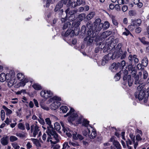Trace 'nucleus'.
Wrapping results in <instances>:
<instances>
[{
	"label": "nucleus",
	"mask_w": 149,
	"mask_h": 149,
	"mask_svg": "<svg viewBox=\"0 0 149 149\" xmlns=\"http://www.w3.org/2000/svg\"><path fill=\"white\" fill-rule=\"evenodd\" d=\"M67 116H68V121L70 123L75 121L77 124H79L83 120V125L87 127V130L88 129V127L91 126L89 125V121L86 119H83L81 116H79L76 112L71 107L69 112L64 116V117Z\"/></svg>",
	"instance_id": "1"
},
{
	"label": "nucleus",
	"mask_w": 149,
	"mask_h": 149,
	"mask_svg": "<svg viewBox=\"0 0 149 149\" xmlns=\"http://www.w3.org/2000/svg\"><path fill=\"white\" fill-rule=\"evenodd\" d=\"M46 124L49 125L50 128L48 129L47 133L49 136L47 139L48 142H50L51 143L55 144L59 141L57 134L53 129V126L51 125V121L49 118H47L45 119Z\"/></svg>",
	"instance_id": "2"
},
{
	"label": "nucleus",
	"mask_w": 149,
	"mask_h": 149,
	"mask_svg": "<svg viewBox=\"0 0 149 149\" xmlns=\"http://www.w3.org/2000/svg\"><path fill=\"white\" fill-rule=\"evenodd\" d=\"M126 69L127 70H123L121 72H123V79L124 81L123 83L125 85L127 83L129 86H131L133 82V80L131 78L130 75H128V71L132 74V75L134 76L136 74V71L132 65H129Z\"/></svg>",
	"instance_id": "3"
},
{
	"label": "nucleus",
	"mask_w": 149,
	"mask_h": 149,
	"mask_svg": "<svg viewBox=\"0 0 149 149\" xmlns=\"http://www.w3.org/2000/svg\"><path fill=\"white\" fill-rule=\"evenodd\" d=\"M60 123L63 127V130L68 137H71L72 134L73 139L74 140L79 139L81 140L83 139L84 138L80 134L77 135L76 132L70 131L69 128L67 127L63 122H61Z\"/></svg>",
	"instance_id": "4"
},
{
	"label": "nucleus",
	"mask_w": 149,
	"mask_h": 149,
	"mask_svg": "<svg viewBox=\"0 0 149 149\" xmlns=\"http://www.w3.org/2000/svg\"><path fill=\"white\" fill-rule=\"evenodd\" d=\"M61 101V97L57 96H55L49 99L47 101V104H49L50 103L52 102L50 105V108L52 110H55L61 105V103L59 102Z\"/></svg>",
	"instance_id": "5"
},
{
	"label": "nucleus",
	"mask_w": 149,
	"mask_h": 149,
	"mask_svg": "<svg viewBox=\"0 0 149 149\" xmlns=\"http://www.w3.org/2000/svg\"><path fill=\"white\" fill-rule=\"evenodd\" d=\"M140 89H141L140 86H138L137 91L135 93V96L136 98L138 99L140 101L143 99L144 102L146 103L148 100V97L147 96L144 97L145 93L143 90H139Z\"/></svg>",
	"instance_id": "6"
},
{
	"label": "nucleus",
	"mask_w": 149,
	"mask_h": 149,
	"mask_svg": "<svg viewBox=\"0 0 149 149\" xmlns=\"http://www.w3.org/2000/svg\"><path fill=\"white\" fill-rule=\"evenodd\" d=\"M17 79L20 81L16 85V88H19L20 86H24L26 83L29 81V80L27 78L25 77L24 74L22 73H18L17 75Z\"/></svg>",
	"instance_id": "7"
},
{
	"label": "nucleus",
	"mask_w": 149,
	"mask_h": 149,
	"mask_svg": "<svg viewBox=\"0 0 149 149\" xmlns=\"http://www.w3.org/2000/svg\"><path fill=\"white\" fill-rule=\"evenodd\" d=\"M83 134L85 136L88 134L89 138L91 139L94 138L97 135L95 129L91 126H89V127H88L87 130L83 131Z\"/></svg>",
	"instance_id": "8"
},
{
	"label": "nucleus",
	"mask_w": 149,
	"mask_h": 149,
	"mask_svg": "<svg viewBox=\"0 0 149 149\" xmlns=\"http://www.w3.org/2000/svg\"><path fill=\"white\" fill-rule=\"evenodd\" d=\"M6 79L8 82V86L9 87H11L16 82V80L14 74H10L9 73L6 74Z\"/></svg>",
	"instance_id": "9"
},
{
	"label": "nucleus",
	"mask_w": 149,
	"mask_h": 149,
	"mask_svg": "<svg viewBox=\"0 0 149 149\" xmlns=\"http://www.w3.org/2000/svg\"><path fill=\"white\" fill-rule=\"evenodd\" d=\"M40 96L45 98H48L52 97L53 94L52 92L49 90H44L42 91L40 93Z\"/></svg>",
	"instance_id": "10"
},
{
	"label": "nucleus",
	"mask_w": 149,
	"mask_h": 149,
	"mask_svg": "<svg viewBox=\"0 0 149 149\" xmlns=\"http://www.w3.org/2000/svg\"><path fill=\"white\" fill-rule=\"evenodd\" d=\"M82 2V0H69L68 5L70 7L74 8L80 5Z\"/></svg>",
	"instance_id": "11"
},
{
	"label": "nucleus",
	"mask_w": 149,
	"mask_h": 149,
	"mask_svg": "<svg viewBox=\"0 0 149 149\" xmlns=\"http://www.w3.org/2000/svg\"><path fill=\"white\" fill-rule=\"evenodd\" d=\"M87 34L88 35L86 38L85 39V40L86 39V40H88L90 43L92 42L93 40V38L96 35V34L91 29H89L87 32Z\"/></svg>",
	"instance_id": "12"
},
{
	"label": "nucleus",
	"mask_w": 149,
	"mask_h": 149,
	"mask_svg": "<svg viewBox=\"0 0 149 149\" xmlns=\"http://www.w3.org/2000/svg\"><path fill=\"white\" fill-rule=\"evenodd\" d=\"M107 42H108V45L109 49H110L109 46L112 47H114L115 45L118 42V40L117 39H114L113 37L111 36L109 38Z\"/></svg>",
	"instance_id": "13"
},
{
	"label": "nucleus",
	"mask_w": 149,
	"mask_h": 149,
	"mask_svg": "<svg viewBox=\"0 0 149 149\" xmlns=\"http://www.w3.org/2000/svg\"><path fill=\"white\" fill-rule=\"evenodd\" d=\"M119 63H113L109 67V69L112 72H116L118 69Z\"/></svg>",
	"instance_id": "14"
},
{
	"label": "nucleus",
	"mask_w": 149,
	"mask_h": 149,
	"mask_svg": "<svg viewBox=\"0 0 149 149\" xmlns=\"http://www.w3.org/2000/svg\"><path fill=\"white\" fill-rule=\"evenodd\" d=\"M1 144L3 146L7 145L8 143V137L6 135H5L0 140Z\"/></svg>",
	"instance_id": "15"
},
{
	"label": "nucleus",
	"mask_w": 149,
	"mask_h": 149,
	"mask_svg": "<svg viewBox=\"0 0 149 149\" xmlns=\"http://www.w3.org/2000/svg\"><path fill=\"white\" fill-rule=\"evenodd\" d=\"M111 32L110 31H107L103 32L100 36V38L101 39H104L111 34Z\"/></svg>",
	"instance_id": "16"
},
{
	"label": "nucleus",
	"mask_w": 149,
	"mask_h": 149,
	"mask_svg": "<svg viewBox=\"0 0 149 149\" xmlns=\"http://www.w3.org/2000/svg\"><path fill=\"white\" fill-rule=\"evenodd\" d=\"M131 22L132 23V24L135 26H139L141 23V20L140 19H131Z\"/></svg>",
	"instance_id": "17"
},
{
	"label": "nucleus",
	"mask_w": 149,
	"mask_h": 149,
	"mask_svg": "<svg viewBox=\"0 0 149 149\" xmlns=\"http://www.w3.org/2000/svg\"><path fill=\"white\" fill-rule=\"evenodd\" d=\"M129 60L131 61H132L134 60L135 63H137L139 61V59L137 58L136 56L135 55H130L128 57Z\"/></svg>",
	"instance_id": "18"
},
{
	"label": "nucleus",
	"mask_w": 149,
	"mask_h": 149,
	"mask_svg": "<svg viewBox=\"0 0 149 149\" xmlns=\"http://www.w3.org/2000/svg\"><path fill=\"white\" fill-rule=\"evenodd\" d=\"M74 31L73 30L69 29L67 30L65 32V36H70V37H72L74 35Z\"/></svg>",
	"instance_id": "19"
},
{
	"label": "nucleus",
	"mask_w": 149,
	"mask_h": 149,
	"mask_svg": "<svg viewBox=\"0 0 149 149\" xmlns=\"http://www.w3.org/2000/svg\"><path fill=\"white\" fill-rule=\"evenodd\" d=\"M110 17L112 20L113 24L117 27H118V23L116 19V17L113 15H111Z\"/></svg>",
	"instance_id": "20"
},
{
	"label": "nucleus",
	"mask_w": 149,
	"mask_h": 149,
	"mask_svg": "<svg viewBox=\"0 0 149 149\" xmlns=\"http://www.w3.org/2000/svg\"><path fill=\"white\" fill-rule=\"evenodd\" d=\"M33 143L37 146L38 147H41V144L40 143L38 140L36 139L31 138V139Z\"/></svg>",
	"instance_id": "21"
},
{
	"label": "nucleus",
	"mask_w": 149,
	"mask_h": 149,
	"mask_svg": "<svg viewBox=\"0 0 149 149\" xmlns=\"http://www.w3.org/2000/svg\"><path fill=\"white\" fill-rule=\"evenodd\" d=\"M142 64L144 67H146L148 64V59L147 57H144L142 60Z\"/></svg>",
	"instance_id": "22"
},
{
	"label": "nucleus",
	"mask_w": 149,
	"mask_h": 149,
	"mask_svg": "<svg viewBox=\"0 0 149 149\" xmlns=\"http://www.w3.org/2000/svg\"><path fill=\"white\" fill-rule=\"evenodd\" d=\"M63 6V4L62 2H59L56 6L54 9L55 12L57 11L61 8Z\"/></svg>",
	"instance_id": "23"
},
{
	"label": "nucleus",
	"mask_w": 149,
	"mask_h": 149,
	"mask_svg": "<svg viewBox=\"0 0 149 149\" xmlns=\"http://www.w3.org/2000/svg\"><path fill=\"white\" fill-rule=\"evenodd\" d=\"M32 86L34 89L36 90H39L42 89L41 86L38 83H34Z\"/></svg>",
	"instance_id": "24"
},
{
	"label": "nucleus",
	"mask_w": 149,
	"mask_h": 149,
	"mask_svg": "<svg viewBox=\"0 0 149 149\" xmlns=\"http://www.w3.org/2000/svg\"><path fill=\"white\" fill-rule=\"evenodd\" d=\"M3 108L5 110L6 116H8L12 113V111L5 106H3Z\"/></svg>",
	"instance_id": "25"
},
{
	"label": "nucleus",
	"mask_w": 149,
	"mask_h": 149,
	"mask_svg": "<svg viewBox=\"0 0 149 149\" xmlns=\"http://www.w3.org/2000/svg\"><path fill=\"white\" fill-rule=\"evenodd\" d=\"M39 131V129L37 125H36L34 127V129L33 132V136L35 137Z\"/></svg>",
	"instance_id": "26"
},
{
	"label": "nucleus",
	"mask_w": 149,
	"mask_h": 149,
	"mask_svg": "<svg viewBox=\"0 0 149 149\" xmlns=\"http://www.w3.org/2000/svg\"><path fill=\"white\" fill-rule=\"evenodd\" d=\"M16 135L18 137L22 138H24L26 137L27 134L24 132H23L22 133H17Z\"/></svg>",
	"instance_id": "27"
},
{
	"label": "nucleus",
	"mask_w": 149,
	"mask_h": 149,
	"mask_svg": "<svg viewBox=\"0 0 149 149\" xmlns=\"http://www.w3.org/2000/svg\"><path fill=\"white\" fill-rule=\"evenodd\" d=\"M95 13L94 12H92L88 14L86 16V18L88 20L91 19L95 15Z\"/></svg>",
	"instance_id": "28"
},
{
	"label": "nucleus",
	"mask_w": 149,
	"mask_h": 149,
	"mask_svg": "<svg viewBox=\"0 0 149 149\" xmlns=\"http://www.w3.org/2000/svg\"><path fill=\"white\" fill-rule=\"evenodd\" d=\"M60 111L63 113H66L68 109L67 107L65 106H62L60 108Z\"/></svg>",
	"instance_id": "29"
},
{
	"label": "nucleus",
	"mask_w": 149,
	"mask_h": 149,
	"mask_svg": "<svg viewBox=\"0 0 149 149\" xmlns=\"http://www.w3.org/2000/svg\"><path fill=\"white\" fill-rule=\"evenodd\" d=\"M80 24V22L78 21L77 23H75V22H73L72 25V27H74L75 26V27H76V28L78 29L77 32L79 31V28L78 26Z\"/></svg>",
	"instance_id": "30"
},
{
	"label": "nucleus",
	"mask_w": 149,
	"mask_h": 149,
	"mask_svg": "<svg viewBox=\"0 0 149 149\" xmlns=\"http://www.w3.org/2000/svg\"><path fill=\"white\" fill-rule=\"evenodd\" d=\"M6 80V74L3 73H1L0 75V81L3 82Z\"/></svg>",
	"instance_id": "31"
},
{
	"label": "nucleus",
	"mask_w": 149,
	"mask_h": 149,
	"mask_svg": "<svg viewBox=\"0 0 149 149\" xmlns=\"http://www.w3.org/2000/svg\"><path fill=\"white\" fill-rule=\"evenodd\" d=\"M69 11L70 9L69 8H68L66 10L65 12L67 14L68 13H69L71 15H72L75 13L77 12V11L75 10H73L70 11Z\"/></svg>",
	"instance_id": "32"
},
{
	"label": "nucleus",
	"mask_w": 149,
	"mask_h": 149,
	"mask_svg": "<svg viewBox=\"0 0 149 149\" xmlns=\"http://www.w3.org/2000/svg\"><path fill=\"white\" fill-rule=\"evenodd\" d=\"M113 144L117 149H120L121 146L119 142L118 141L115 140L113 142Z\"/></svg>",
	"instance_id": "33"
},
{
	"label": "nucleus",
	"mask_w": 149,
	"mask_h": 149,
	"mask_svg": "<svg viewBox=\"0 0 149 149\" xmlns=\"http://www.w3.org/2000/svg\"><path fill=\"white\" fill-rule=\"evenodd\" d=\"M139 39L143 44L146 45H149V42L145 41L146 38L145 37H142L141 38H139Z\"/></svg>",
	"instance_id": "34"
},
{
	"label": "nucleus",
	"mask_w": 149,
	"mask_h": 149,
	"mask_svg": "<svg viewBox=\"0 0 149 149\" xmlns=\"http://www.w3.org/2000/svg\"><path fill=\"white\" fill-rule=\"evenodd\" d=\"M103 27V24L102 23L99 24H97V26H95L96 29H96V31H100L101 30Z\"/></svg>",
	"instance_id": "35"
},
{
	"label": "nucleus",
	"mask_w": 149,
	"mask_h": 149,
	"mask_svg": "<svg viewBox=\"0 0 149 149\" xmlns=\"http://www.w3.org/2000/svg\"><path fill=\"white\" fill-rule=\"evenodd\" d=\"M54 127L57 131H59L61 129V126L58 123H55L54 124Z\"/></svg>",
	"instance_id": "36"
},
{
	"label": "nucleus",
	"mask_w": 149,
	"mask_h": 149,
	"mask_svg": "<svg viewBox=\"0 0 149 149\" xmlns=\"http://www.w3.org/2000/svg\"><path fill=\"white\" fill-rule=\"evenodd\" d=\"M17 126L18 128L22 130H24L25 129V127L24 124L22 123H19L18 125Z\"/></svg>",
	"instance_id": "37"
},
{
	"label": "nucleus",
	"mask_w": 149,
	"mask_h": 149,
	"mask_svg": "<svg viewBox=\"0 0 149 149\" xmlns=\"http://www.w3.org/2000/svg\"><path fill=\"white\" fill-rule=\"evenodd\" d=\"M136 1V0H134V3L135 4L137 5L140 8L141 7L143 6V3L141 2H140L139 1L138 2L137 0Z\"/></svg>",
	"instance_id": "38"
},
{
	"label": "nucleus",
	"mask_w": 149,
	"mask_h": 149,
	"mask_svg": "<svg viewBox=\"0 0 149 149\" xmlns=\"http://www.w3.org/2000/svg\"><path fill=\"white\" fill-rule=\"evenodd\" d=\"M10 142H13L18 140V138L15 136L12 135L10 137Z\"/></svg>",
	"instance_id": "39"
},
{
	"label": "nucleus",
	"mask_w": 149,
	"mask_h": 149,
	"mask_svg": "<svg viewBox=\"0 0 149 149\" xmlns=\"http://www.w3.org/2000/svg\"><path fill=\"white\" fill-rule=\"evenodd\" d=\"M101 20L100 18H97L96 19L95 22L94 24V27L95 28V26H97V24H100L102 23H101Z\"/></svg>",
	"instance_id": "40"
},
{
	"label": "nucleus",
	"mask_w": 149,
	"mask_h": 149,
	"mask_svg": "<svg viewBox=\"0 0 149 149\" xmlns=\"http://www.w3.org/2000/svg\"><path fill=\"white\" fill-rule=\"evenodd\" d=\"M85 16V14L84 13H81L78 16V19H79L80 21H81L84 18Z\"/></svg>",
	"instance_id": "41"
},
{
	"label": "nucleus",
	"mask_w": 149,
	"mask_h": 149,
	"mask_svg": "<svg viewBox=\"0 0 149 149\" xmlns=\"http://www.w3.org/2000/svg\"><path fill=\"white\" fill-rule=\"evenodd\" d=\"M1 118L2 121H3L5 119V113L4 111L3 110H1Z\"/></svg>",
	"instance_id": "42"
},
{
	"label": "nucleus",
	"mask_w": 149,
	"mask_h": 149,
	"mask_svg": "<svg viewBox=\"0 0 149 149\" xmlns=\"http://www.w3.org/2000/svg\"><path fill=\"white\" fill-rule=\"evenodd\" d=\"M110 26V24L108 21H105L104 24H103V27L104 29H108V28Z\"/></svg>",
	"instance_id": "43"
},
{
	"label": "nucleus",
	"mask_w": 149,
	"mask_h": 149,
	"mask_svg": "<svg viewBox=\"0 0 149 149\" xmlns=\"http://www.w3.org/2000/svg\"><path fill=\"white\" fill-rule=\"evenodd\" d=\"M70 25L71 23L70 22H67L64 25L63 27V29H65L67 28L70 27Z\"/></svg>",
	"instance_id": "44"
},
{
	"label": "nucleus",
	"mask_w": 149,
	"mask_h": 149,
	"mask_svg": "<svg viewBox=\"0 0 149 149\" xmlns=\"http://www.w3.org/2000/svg\"><path fill=\"white\" fill-rule=\"evenodd\" d=\"M11 144L14 149H19L20 148V146L16 143H13Z\"/></svg>",
	"instance_id": "45"
},
{
	"label": "nucleus",
	"mask_w": 149,
	"mask_h": 149,
	"mask_svg": "<svg viewBox=\"0 0 149 149\" xmlns=\"http://www.w3.org/2000/svg\"><path fill=\"white\" fill-rule=\"evenodd\" d=\"M120 78V74L119 73H117L115 76L114 79L115 81L119 80Z\"/></svg>",
	"instance_id": "46"
},
{
	"label": "nucleus",
	"mask_w": 149,
	"mask_h": 149,
	"mask_svg": "<svg viewBox=\"0 0 149 149\" xmlns=\"http://www.w3.org/2000/svg\"><path fill=\"white\" fill-rule=\"evenodd\" d=\"M120 54H122L121 56V59L124 58L126 56L127 52H125L124 53H123L122 51L121 50H120Z\"/></svg>",
	"instance_id": "47"
},
{
	"label": "nucleus",
	"mask_w": 149,
	"mask_h": 149,
	"mask_svg": "<svg viewBox=\"0 0 149 149\" xmlns=\"http://www.w3.org/2000/svg\"><path fill=\"white\" fill-rule=\"evenodd\" d=\"M135 26L132 24V23H131L130 25H129L128 26V28L129 30L131 31H133L135 29Z\"/></svg>",
	"instance_id": "48"
},
{
	"label": "nucleus",
	"mask_w": 149,
	"mask_h": 149,
	"mask_svg": "<svg viewBox=\"0 0 149 149\" xmlns=\"http://www.w3.org/2000/svg\"><path fill=\"white\" fill-rule=\"evenodd\" d=\"M41 107L43 109L46 111H48L49 109V107L46 106L45 104H42L41 105Z\"/></svg>",
	"instance_id": "49"
},
{
	"label": "nucleus",
	"mask_w": 149,
	"mask_h": 149,
	"mask_svg": "<svg viewBox=\"0 0 149 149\" xmlns=\"http://www.w3.org/2000/svg\"><path fill=\"white\" fill-rule=\"evenodd\" d=\"M26 148L27 149H30L33 147L31 143L29 142H28L26 144Z\"/></svg>",
	"instance_id": "50"
},
{
	"label": "nucleus",
	"mask_w": 149,
	"mask_h": 149,
	"mask_svg": "<svg viewBox=\"0 0 149 149\" xmlns=\"http://www.w3.org/2000/svg\"><path fill=\"white\" fill-rule=\"evenodd\" d=\"M125 29L126 31L123 32V34L127 36L130 34L131 36H132V34L130 33V32L126 28H125Z\"/></svg>",
	"instance_id": "51"
},
{
	"label": "nucleus",
	"mask_w": 149,
	"mask_h": 149,
	"mask_svg": "<svg viewBox=\"0 0 149 149\" xmlns=\"http://www.w3.org/2000/svg\"><path fill=\"white\" fill-rule=\"evenodd\" d=\"M143 79H146L147 78L148 76V73L146 71H143Z\"/></svg>",
	"instance_id": "52"
},
{
	"label": "nucleus",
	"mask_w": 149,
	"mask_h": 149,
	"mask_svg": "<svg viewBox=\"0 0 149 149\" xmlns=\"http://www.w3.org/2000/svg\"><path fill=\"white\" fill-rule=\"evenodd\" d=\"M129 14L130 16H133L136 15V13L135 11L131 10L129 11Z\"/></svg>",
	"instance_id": "53"
},
{
	"label": "nucleus",
	"mask_w": 149,
	"mask_h": 149,
	"mask_svg": "<svg viewBox=\"0 0 149 149\" xmlns=\"http://www.w3.org/2000/svg\"><path fill=\"white\" fill-rule=\"evenodd\" d=\"M40 119H38L39 122L42 125H43L45 124V121L43 119L40 117H39Z\"/></svg>",
	"instance_id": "54"
},
{
	"label": "nucleus",
	"mask_w": 149,
	"mask_h": 149,
	"mask_svg": "<svg viewBox=\"0 0 149 149\" xmlns=\"http://www.w3.org/2000/svg\"><path fill=\"white\" fill-rule=\"evenodd\" d=\"M68 148L69 147L68 145V143L67 142H65L63 144V148L62 149H65L67 147Z\"/></svg>",
	"instance_id": "55"
},
{
	"label": "nucleus",
	"mask_w": 149,
	"mask_h": 149,
	"mask_svg": "<svg viewBox=\"0 0 149 149\" xmlns=\"http://www.w3.org/2000/svg\"><path fill=\"white\" fill-rule=\"evenodd\" d=\"M128 9V7L125 5H124L122 6V10L123 12H126Z\"/></svg>",
	"instance_id": "56"
},
{
	"label": "nucleus",
	"mask_w": 149,
	"mask_h": 149,
	"mask_svg": "<svg viewBox=\"0 0 149 149\" xmlns=\"http://www.w3.org/2000/svg\"><path fill=\"white\" fill-rule=\"evenodd\" d=\"M103 59L107 63L109 60V57L108 56L105 55L103 58Z\"/></svg>",
	"instance_id": "57"
},
{
	"label": "nucleus",
	"mask_w": 149,
	"mask_h": 149,
	"mask_svg": "<svg viewBox=\"0 0 149 149\" xmlns=\"http://www.w3.org/2000/svg\"><path fill=\"white\" fill-rule=\"evenodd\" d=\"M134 78L135 79V84H136L138 83V81L139 79V75H136L135 77Z\"/></svg>",
	"instance_id": "58"
},
{
	"label": "nucleus",
	"mask_w": 149,
	"mask_h": 149,
	"mask_svg": "<svg viewBox=\"0 0 149 149\" xmlns=\"http://www.w3.org/2000/svg\"><path fill=\"white\" fill-rule=\"evenodd\" d=\"M141 31V28L140 27L137 28L135 29V32L137 33H140Z\"/></svg>",
	"instance_id": "59"
},
{
	"label": "nucleus",
	"mask_w": 149,
	"mask_h": 149,
	"mask_svg": "<svg viewBox=\"0 0 149 149\" xmlns=\"http://www.w3.org/2000/svg\"><path fill=\"white\" fill-rule=\"evenodd\" d=\"M5 123L7 125H8L10 124V123L11 122V120H9L8 117H7L6 120L5 121Z\"/></svg>",
	"instance_id": "60"
},
{
	"label": "nucleus",
	"mask_w": 149,
	"mask_h": 149,
	"mask_svg": "<svg viewBox=\"0 0 149 149\" xmlns=\"http://www.w3.org/2000/svg\"><path fill=\"white\" fill-rule=\"evenodd\" d=\"M133 143H134V147L135 149H136L138 145V141H135V140L134 142H133Z\"/></svg>",
	"instance_id": "61"
},
{
	"label": "nucleus",
	"mask_w": 149,
	"mask_h": 149,
	"mask_svg": "<svg viewBox=\"0 0 149 149\" xmlns=\"http://www.w3.org/2000/svg\"><path fill=\"white\" fill-rule=\"evenodd\" d=\"M130 138L132 141V142H134V141L135 140V136L132 134H130Z\"/></svg>",
	"instance_id": "62"
},
{
	"label": "nucleus",
	"mask_w": 149,
	"mask_h": 149,
	"mask_svg": "<svg viewBox=\"0 0 149 149\" xmlns=\"http://www.w3.org/2000/svg\"><path fill=\"white\" fill-rule=\"evenodd\" d=\"M127 146H129V145H131L132 144V141L130 139H128L126 141Z\"/></svg>",
	"instance_id": "63"
},
{
	"label": "nucleus",
	"mask_w": 149,
	"mask_h": 149,
	"mask_svg": "<svg viewBox=\"0 0 149 149\" xmlns=\"http://www.w3.org/2000/svg\"><path fill=\"white\" fill-rule=\"evenodd\" d=\"M136 139L137 140V141H138L141 140V136L139 134H138L136 136Z\"/></svg>",
	"instance_id": "64"
}]
</instances>
